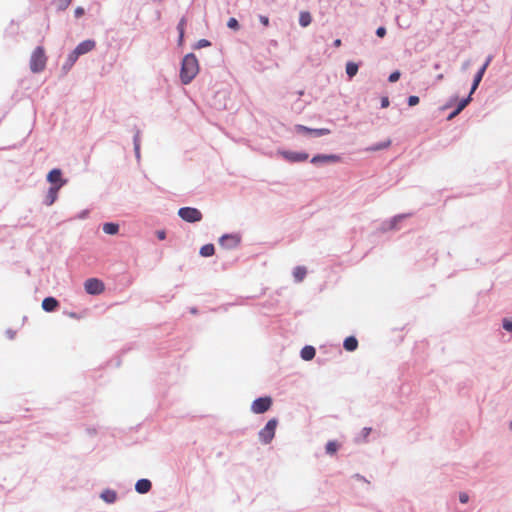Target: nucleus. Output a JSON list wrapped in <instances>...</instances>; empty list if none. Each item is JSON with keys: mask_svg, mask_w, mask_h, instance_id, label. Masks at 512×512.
I'll return each instance as SVG.
<instances>
[{"mask_svg": "<svg viewBox=\"0 0 512 512\" xmlns=\"http://www.w3.org/2000/svg\"><path fill=\"white\" fill-rule=\"evenodd\" d=\"M47 181L51 186L62 184L63 187L67 183V180L62 178V171L59 168H54L48 173Z\"/></svg>", "mask_w": 512, "mask_h": 512, "instance_id": "obj_13", "label": "nucleus"}, {"mask_svg": "<svg viewBox=\"0 0 512 512\" xmlns=\"http://www.w3.org/2000/svg\"><path fill=\"white\" fill-rule=\"evenodd\" d=\"M85 14V9L81 6H78L75 10H74V16L75 18H80L82 17L83 15Z\"/></svg>", "mask_w": 512, "mask_h": 512, "instance_id": "obj_38", "label": "nucleus"}, {"mask_svg": "<svg viewBox=\"0 0 512 512\" xmlns=\"http://www.w3.org/2000/svg\"><path fill=\"white\" fill-rule=\"evenodd\" d=\"M227 27L232 29V30H239L240 28V25H239V22L236 18H229V20L227 21Z\"/></svg>", "mask_w": 512, "mask_h": 512, "instance_id": "obj_31", "label": "nucleus"}, {"mask_svg": "<svg viewBox=\"0 0 512 512\" xmlns=\"http://www.w3.org/2000/svg\"><path fill=\"white\" fill-rule=\"evenodd\" d=\"M152 488V483L149 479L142 478L139 479L135 484V490L139 494H146Z\"/></svg>", "mask_w": 512, "mask_h": 512, "instance_id": "obj_17", "label": "nucleus"}, {"mask_svg": "<svg viewBox=\"0 0 512 512\" xmlns=\"http://www.w3.org/2000/svg\"><path fill=\"white\" fill-rule=\"evenodd\" d=\"M411 215H412L411 213H403V214H398V215L393 216L390 220L383 223V230L387 231V230L398 229L397 224L400 221L410 217Z\"/></svg>", "mask_w": 512, "mask_h": 512, "instance_id": "obj_14", "label": "nucleus"}, {"mask_svg": "<svg viewBox=\"0 0 512 512\" xmlns=\"http://www.w3.org/2000/svg\"><path fill=\"white\" fill-rule=\"evenodd\" d=\"M419 101H420V99H419V97H418V96H416V95H411V96H409V97H408V99H407V104H408L409 106H411V107H412V106L417 105V104L419 103Z\"/></svg>", "mask_w": 512, "mask_h": 512, "instance_id": "obj_37", "label": "nucleus"}, {"mask_svg": "<svg viewBox=\"0 0 512 512\" xmlns=\"http://www.w3.org/2000/svg\"><path fill=\"white\" fill-rule=\"evenodd\" d=\"M78 59L74 56V54H72L71 52L68 54L63 66H62V69L64 71H69L73 65L76 63Z\"/></svg>", "mask_w": 512, "mask_h": 512, "instance_id": "obj_27", "label": "nucleus"}, {"mask_svg": "<svg viewBox=\"0 0 512 512\" xmlns=\"http://www.w3.org/2000/svg\"><path fill=\"white\" fill-rule=\"evenodd\" d=\"M312 22V16L308 11H301L299 14V25L301 27H307Z\"/></svg>", "mask_w": 512, "mask_h": 512, "instance_id": "obj_22", "label": "nucleus"}, {"mask_svg": "<svg viewBox=\"0 0 512 512\" xmlns=\"http://www.w3.org/2000/svg\"><path fill=\"white\" fill-rule=\"evenodd\" d=\"M390 145H391V140L387 139L385 141L378 142V143L371 145L370 147H368L366 149V151L374 152V151L384 150V149L388 148Z\"/></svg>", "mask_w": 512, "mask_h": 512, "instance_id": "obj_24", "label": "nucleus"}, {"mask_svg": "<svg viewBox=\"0 0 512 512\" xmlns=\"http://www.w3.org/2000/svg\"><path fill=\"white\" fill-rule=\"evenodd\" d=\"M59 307V301L52 297H46L42 301V309L46 312H53Z\"/></svg>", "mask_w": 512, "mask_h": 512, "instance_id": "obj_16", "label": "nucleus"}, {"mask_svg": "<svg viewBox=\"0 0 512 512\" xmlns=\"http://www.w3.org/2000/svg\"><path fill=\"white\" fill-rule=\"evenodd\" d=\"M47 58L42 46H37L30 58V69L33 73H40L46 67Z\"/></svg>", "mask_w": 512, "mask_h": 512, "instance_id": "obj_2", "label": "nucleus"}, {"mask_svg": "<svg viewBox=\"0 0 512 512\" xmlns=\"http://www.w3.org/2000/svg\"><path fill=\"white\" fill-rule=\"evenodd\" d=\"M338 447L339 445L336 441H329L325 446L326 453L332 455L338 450Z\"/></svg>", "mask_w": 512, "mask_h": 512, "instance_id": "obj_28", "label": "nucleus"}, {"mask_svg": "<svg viewBox=\"0 0 512 512\" xmlns=\"http://www.w3.org/2000/svg\"><path fill=\"white\" fill-rule=\"evenodd\" d=\"M200 255L203 257H210L215 253V247L213 244H205L200 248Z\"/></svg>", "mask_w": 512, "mask_h": 512, "instance_id": "obj_26", "label": "nucleus"}, {"mask_svg": "<svg viewBox=\"0 0 512 512\" xmlns=\"http://www.w3.org/2000/svg\"><path fill=\"white\" fill-rule=\"evenodd\" d=\"M371 428L370 427H364L361 431V436L363 437L364 440H366V438L369 436L370 432H371Z\"/></svg>", "mask_w": 512, "mask_h": 512, "instance_id": "obj_42", "label": "nucleus"}, {"mask_svg": "<svg viewBox=\"0 0 512 512\" xmlns=\"http://www.w3.org/2000/svg\"><path fill=\"white\" fill-rule=\"evenodd\" d=\"M88 214H89V211H88V210H83V211H81V212L79 213L78 218H79V219H85V218L88 216Z\"/></svg>", "mask_w": 512, "mask_h": 512, "instance_id": "obj_46", "label": "nucleus"}, {"mask_svg": "<svg viewBox=\"0 0 512 512\" xmlns=\"http://www.w3.org/2000/svg\"><path fill=\"white\" fill-rule=\"evenodd\" d=\"M62 188V184L60 185H55V186H50L47 193H46V196L43 200V203L46 205V206H51L54 204V202L57 200L58 198V192L59 190Z\"/></svg>", "mask_w": 512, "mask_h": 512, "instance_id": "obj_15", "label": "nucleus"}, {"mask_svg": "<svg viewBox=\"0 0 512 512\" xmlns=\"http://www.w3.org/2000/svg\"><path fill=\"white\" fill-rule=\"evenodd\" d=\"M354 477L357 478L358 480L367 482L366 478L360 474H355Z\"/></svg>", "mask_w": 512, "mask_h": 512, "instance_id": "obj_50", "label": "nucleus"}, {"mask_svg": "<svg viewBox=\"0 0 512 512\" xmlns=\"http://www.w3.org/2000/svg\"><path fill=\"white\" fill-rule=\"evenodd\" d=\"M277 154L282 156L286 161L290 163L304 162L309 158L307 152L301 151H290V150H278Z\"/></svg>", "mask_w": 512, "mask_h": 512, "instance_id": "obj_5", "label": "nucleus"}, {"mask_svg": "<svg viewBox=\"0 0 512 512\" xmlns=\"http://www.w3.org/2000/svg\"><path fill=\"white\" fill-rule=\"evenodd\" d=\"M400 76H401L400 71L396 70V71L392 72V73L389 75V77H388V81H389V82H391V83H394V82H396V81H398V80H399Z\"/></svg>", "mask_w": 512, "mask_h": 512, "instance_id": "obj_36", "label": "nucleus"}, {"mask_svg": "<svg viewBox=\"0 0 512 512\" xmlns=\"http://www.w3.org/2000/svg\"><path fill=\"white\" fill-rule=\"evenodd\" d=\"M343 347L346 351L353 352L358 347V340L354 336H348L343 342Z\"/></svg>", "mask_w": 512, "mask_h": 512, "instance_id": "obj_20", "label": "nucleus"}, {"mask_svg": "<svg viewBox=\"0 0 512 512\" xmlns=\"http://www.w3.org/2000/svg\"><path fill=\"white\" fill-rule=\"evenodd\" d=\"M96 47V41L93 39H87L80 42L71 53L78 59L80 56L87 54L94 50Z\"/></svg>", "mask_w": 512, "mask_h": 512, "instance_id": "obj_8", "label": "nucleus"}, {"mask_svg": "<svg viewBox=\"0 0 512 512\" xmlns=\"http://www.w3.org/2000/svg\"><path fill=\"white\" fill-rule=\"evenodd\" d=\"M492 58H493L492 55H489L487 57L486 61L484 62V64L479 68V70L475 74L472 85H471L470 95H472L478 88L487 67L489 66L490 62L492 61Z\"/></svg>", "mask_w": 512, "mask_h": 512, "instance_id": "obj_11", "label": "nucleus"}, {"mask_svg": "<svg viewBox=\"0 0 512 512\" xmlns=\"http://www.w3.org/2000/svg\"><path fill=\"white\" fill-rule=\"evenodd\" d=\"M390 104L389 98L387 96H383L381 98V108H387Z\"/></svg>", "mask_w": 512, "mask_h": 512, "instance_id": "obj_43", "label": "nucleus"}, {"mask_svg": "<svg viewBox=\"0 0 512 512\" xmlns=\"http://www.w3.org/2000/svg\"><path fill=\"white\" fill-rule=\"evenodd\" d=\"M184 42V33L179 34L177 44L178 46H181Z\"/></svg>", "mask_w": 512, "mask_h": 512, "instance_id": "obj_48", "label": "nucleus"}, {"mask_svg": "<svg viewBox=\"0 0 512 512\" xmlns=\"http://www.w3.org/2000/svg\"><path fill=\"white\" fill-rule=\"evenodd\" d=\"M459 501L462 504H466L469 501V495L465 492L459 494Z\"/></svg>", "mask_w": 512, "mask_h": 512, "instance_id": "obj_40", "label": "nucleus"}, {"mask_svg": "<svg viewBox=\"0 0 512 512\" xmlns=\"http://www.w3.org/2000/svg\"><path fill=\"white\" fill-rule=\"evenodd\" d=\"M186 19L182 17L177 24V31L179 34L185 33Z\"/></svg>", "mask_w": 512, "mask_h": 512, "instance_id": "obj_34", "label": "nucleus"}, {"mask_svg": "<svg viewBox=\"0 0 512 512\" xmlns=\"http://www.w3.org/2000/svg\"><path fill=\"white\" fill-rule=\"evenodd\" d=\"M85 291L90 295H99L104 289V283L97 278H89L84 283Z\"/></svg>", "mask_w": 512, "mask_h": 512, "instance_id": "obj_7", "label": "nucleus"}, {"mask_svg": "<svg viewBox=\"0 0 512 512\" xmlns=\"http://www.w3.org/2000/svg\"><path fill=\"white\" fill-rule=\"evenodd\" d=\"M472 100V97L471 95L469 94L467 97L461 99L458 104H457V107L456 109L461 112Z\"/></svg>", "mask_w": 512, "mask_h": 512, "instance_id": "obj_30", "label": "nucleus"}, {"mask_svg": "<svg viewBox=\"0 0 512 512\" xmlns=\"http://www.w3.org/2000/svg\"><path fill=\"white\" fill-rule=\"evenodd\" d=\"M460 112L455 108L448 116V119H452L454 118L455 116H457Z\"/></svg>", "mask_w": 512, "mask_h": 512, "instance_id": "obj_47", "label": "nucleus"}, {"mask_svg": "<svg viewBox=\"0 0 512 512\" xmlns=\"http://www.w3.org/2000/svg\"><path fill=\"white\" fill-rule=\"evenodd\" d=\"M156 236L159 240H164L166 238V232L165 230H158L156 231Z\"/></svg>", "mask_w": 512, "mask_h": 512, "instance_id": "obj_44", "label": "nucleus"}, {"mask_svg": "<svg viewBox=\"0 0 512 512\" xmlns=\"http://www.w3.org/2000/svg\"><path fill=\"white\" fill-rule=\"evenodd\" d=\"M199 73V62L194 53L186 54L180 67V81L183 85L190 84Z\"/></svg>", "mask_w": 512, "mask_h": 512, "instance_id": "obj_1", "label": "nucleus"}, {"mask_svg": "<svg viewBox=\"0 0 512 512\" xmlns=\"http://www.w3.org/2000/svg\"><path fill=\"white\" fill-rule=\"evenodd\" d=\"M359 65L355 62H347L346 64V74L349 79H352L358 72Z\"/></svg>", "mask_w": 512, "mask_h": 512, "instance_id": "obj_25", "label": "nucleus"}, {"mask_svg": "<svg viewBox=\"0 0 512 512\" xmlns=\"http://www.w3.org/2000/svg\"><path fill=\"white\" fill-rule=\"evenodd\" d=\"M103 231L108 235H115L119 231V225L114 222H107L103 224Z\"/></svg>", "mask_w": 512, "mask_h": 512, "instance_id": "obj_23", "label": "nucleus"}, {"mask_svg": "<svg viewBox=\"0 0 512 512\" xmlns=\"http://www.w3.org/2000/svg\"><path fill=\"white\" fill-rule=\"evenodd\" d=\"M178 216L185 222L196 223L202 220L201 211L195 207H181L178 210Z\"/></svg>", "mask_w": 512, "mask_h": 512, "instance_id": "obj_4", "label": "nucleus"}, {"mask_svg": "<svg viewBox=\"0 0 512 512\" xmlns=\"http://www.w3.org/2000/svg\"><path fill=\"white\" fill-rule=\"evenodd\" d=\"M502 327L504 330H506L508 332H512V319L504 318L502 320Z\"/></svg>", "mask_w": 512, "mask_h": 512, "instance_id": "obj_33", "label": "nucleus"}, {"mask_svg": "<svg viewBox=\"0 0 512 512\" xmlns=\"http://www.w3.org/2000/svg\"><path fill=\"white\" fill-rule=\"evenodd\" d=\"M190 313H191V314H194V315H195V314H197V313H198L197 308H196V307H192V308H190Z\"/></svg>", "mask_w": 512, "mask_h": 512, "instance_id": "obj_51", "label": "nucleus"}, {"mask_svg": "<svg viewBox=\"0 0 512 512\" xmlns=\"http://www.w3.org/2000/svg\"><path fill=\"white\" fill-rule=\"evenodd\" d=\"M71 3H72V0H56L57 11L66 10L70 6Z\"/></svg>", "mask_w": 512, "mask_h": 512, "instance_id": "obj_29", "label": "nucleus"}, {"mask_svg": "<svg viewBox=\"0 0 512 512\" xmlns=\"http://www.w3.org/2000/svg\"><path fill=\"white\" fill-rule=\"evenodd\" d=\"M211 45V42L207 39H200L199 41H197L194 45H193V48L194 49H201V48H204V47H208Z\"/></svg>", "mask_w": 512, "mask_h": 512, "instance_id": "obj_32", "label": "nucleus"}, {"mask_svg": "<svg viewBox=\"0 0 512 512\" xmlns=\"http://www.w3.org/2000/svg\"><path fill=\"white\" fill-rule=\"evenodd\" d=\"M272 406V398L270 396L259 397L252 402L251 410L255 414H263Z\"/></svg>", "mask_w": 512, "mask_h": 512, "instance_id": "obj_6", "label": "nucleus"}, {"mask_svg": "<svg viewBox=\"0 0 512 512\" xmlns=\"http://www.w3.org/2000/svg\"><path fill=\"white\" fill-rule=\"evenodd\" d=\"M386 28L383 26H380L376 29V35L380 38H383L386 35Z\"/></svg>", "mask_w": 512, "mask_h": 512, "instance_id": "obj_39", "label": "nucleus"}, {"mask_svg": "<svg viewBox=\"0 0 512 512\" xmlns=\"http://www.w3.org/2000/svg\"><path fill=\"white\" fill-rule=\"evenodd\" d=\"M140 143H141V131L138 128H136L135 134L133 136V145L140 146Z\"/></svg>", "mask_w": 512, "mask_h": 512, "instance_id": "obj_35", "label": "nucleus"}, {"mask_svg": "<svg viewBox=\"0 0 512 512\" xmlns=\"http://www.w3.org/2000/svg\"><path fill=\"white\" fill-rule=\"evenodd\" d=\"M341 161V156L338 154H317L313 156L310 162L314 165L318 164H335Z\"/></svg>", "mask_w": 512, "mask_h": 512, "instance_id": "obj_9", "label": "nucleus"}, {"mask_svg": "<svg viewBox=\"0 0 512 512\" xmlns=\"http://www.w3.org/2000/svg\"><path fill=\"white\" fill-rule=\"evenodd\" d=\"M316 350L313 346L306 345L301 349L300 356L303 360L309 361L315 357Z\"/></svg>", "mask_w": 512, "mask_h": 512, "instance_id": "obj_19", "label": "nucleus"}, {"mask_svg": "<svg viewBox=\"0 0 512 512\" xmlns=\"http://www.w3.org/2000/svg\"><path fill=\"white\" fill-rule=\"evenodd\" d=\"M100 498L108 504H112L117 500V493L112 489H105L100 494Z\"/></svg>", "mask_w": 512, "mask_h": 512, "instance_id": "obj_18", "label": "nucleus"}, {"mask_svg": "<svg viewBox=\"0 0 512 512\" xmlns=\"http://www.w3.org/2000/svg\"><path fill=\"white\" fill-rule=\"evenodd\" d=\"M134 153H135L136 159L139 161L140 157H141L140 146H137V145L134 146Z\"/></svg>", "mask_w": 512, "mask_h": 512, "instance_id": "obj_45", "label": "nucleus"}, {"mask_svg": "<svg viewBox=\"0 0 512 512\" xmlns=\"http://www.w3.org/2000/svg\"><path fill=\"white\" fill-rule=\"evenodd\" d=\"M258 19L260 21L261 24H263L264 26H269V18L265 15H259L258 16Z\"/></svg>", "mask_w": 512, "mask_h": 512, "instance_id": "obj_41", "label": "nucleus"}, {"mask_svg": "<svg viewBox=\"0 0 512 512\" xmlns=\"http://www.w3.org/2000/svg\"><path fill=\"white\" fill-rule=\"evenodd\" d=\"M340 45H341V40H340V39H336V40L334 41V46H336V47H337V46H340Z\"/></svg>", "mask_w": 512, "mask_h": 512, "instance_id": "obj_52", "label": "nucleus"}, {"mask_svg": "<svg viewBox=\"0 0 512 512\" xmlns=\"http://www.w3.org/2000/svg\"><path fill=\"white\" fill-rule=\"evenodd\" d=\"M509 429L512 430V420L509 422Z\"/></svg>", "mask_w": 512, "mask_h": 512, "instance_id": "obj_53", "label": "nucleus"}, {"mask_svg": "<svg viewBox=\"0 0 512 512\" xmlns=\"http://www.w3.org/2000/svg\"><path fill=\"white\" fill-rule=\"evenodd\" d=\"M306 274H307V269L304 266H296L293 269V277L296 282L303 281Z\"/></svg>", "mask_w": 512, "mask_h": 512, "instance_id": "obj_21", "label": "nucleus"}, {"mask_svg": "<svg viewBox=\"0 0 512 512\" xmlns=\"http://www.w3.org/2000/svg\"><path fill=\"white\" fill-rule=\"evenodd\" d=\"M7 335L10 339H13L14 336H15V331H12V330H7Z\"/></svg>", "mask_w": 512, "mask_h": 512, "instance_id": "obj_49", "label": "nucleus"}, {"mask_svg": "<svg viewBox=\"0 0 512 512\" xmlns=\"http://www.w3.org/2000/svg\"><path fill=\"white\" fill-rule=\"evenodd\" d=\"M278 424L276 418L270 419L266 425L259 431L258 436L262 444H269L275 437V430Z\"/></svg>", "mask_w": 512, "mask_h": 512, "instance_id": "obj_3", "label": "nucleus"}, {"mask_svg": "<svg viewBox=\"0 0 512 512\" xmlns=\"http://www.w3.org/2000/svg\"><path fill=\"white\" fill-rule=\"evenodd\" d=\"M241 242L239 234H224L219 239V244L225 249H235Z\"/></svg>", "mask_w": 512, "mask_h": 512, "instance_id": "obj_10", "label": "nucleus"}, {"mask_svg": "<svg viewBox=\"0 0 512 512\" xmlns=\"http://www.w3.org/2000/svg\"><path fill=\"white\" fill-rule=\"evenodd\" d=\"M295 130L297 133H307L313 137H322L331 133L327 128H309L304 125H296Z\"/></svg>", "mask_w": 512, "mask_h": 512, "instance_id": "obj_12", "label": "nucleus"}]
</instances>
